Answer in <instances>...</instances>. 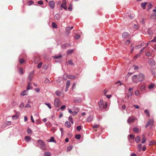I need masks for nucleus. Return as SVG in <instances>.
<instances>
[{"mask_svg":"<svg viewBox=\"0 0 156 156\" xmlns=\"http://www.w3.org/2000/svg\"><path fill=\"white\" fill-rule=\"evenodd\" d=\"M31 107V105L29 104H27L25 106V108H28V107L30 108Z\"/></svg>","mask_w":156,"mask_h":156,"instance_id":"obj_64","label":"nucleus"},{"mask_svg":"<svg viewBox=\"0 0 156 156\" xmlns=\"http://www.w3.org/2000/svg\"><path fill=\"white\" fill-rule=\"evenodd\" d=\"M133 94V93L131 91H129V93H128L127 96L128 98H129V97H131L132 96Z\"/></svg>","mask_w":156,"mask_h":156,"instance_id":"obj_48","label":"nucleus"},{"mask_svg":"<svg viewBox=\"0 0 156 156\" xmlns=\"http://www.w3.org/2000/svg\"><path fill=\"white\" fill-rule=\"evenodd\" d=\"M34 3V2L32 1H30L27 2V4L29 5H30Z\"/></svg>","mask_w":156,"mask_h":156,"instance_id":"obj_47","label":"nucleus"},{"mask_svg":"<svg viewBox=\"0 0 156 156\" xmlns=\"http://www.w3.org/2000/svg\"><path fill=\"white\" fill-rule=\"evenodd\" d=\"M149 63L151 66H154L155 64L154 61L151 59H149Z\"/></svg>","mask_w":156,"mask_h":156,"instance_id":"obj_12","label":"nucleus"},{"mask_svg":"<svg viewBox=\"0 0 156 156\" xmlns=\"http://www.w3.org/2000/svg\"><path fill=\"white\" fill-rule=\"evenodd\" d=\"M28 93V90H24L23 91V92H22L21 94H20L22 96H24V95H27Z\"/></svg>","mask_w":156,"mask_h":156,"instance_id":"obj_14","label":"nucleus"},{"mask_svg":"<svg viewBox=\"0 0 156 156\" xmlns=\"http://www.w3.org/2000/svg\"><path fill=\"white\" fill-rule=\"evenodd\" d=\"M45 104L46 105H47L48 107L49 108L51 109V105L49 103H45Z\"/></svg>","mask_w":156,"mask_h":156,"instance_id":"obj_53","label":"nucleus"},{"mask_svg":"<svg viewBox=\"0 0 156 156\" xmlns=\"http://www.w3.org/2000/svg\"><path fill=\"white\" fill-rule=\"evenodd\" d=\"M19 73L21 75H22L23 73V71L22 68H20L19 69Z\"/></svg>","mask_w":156,"mask_h":156,"instance_id":"obj_36","label":"nucleus"},{"mask_svg":"<svg viewBox=\"0 0 156 156\" xmlns=\"http://www.w3.org/2000/svg\"><path fill=\"white\" fill-rule=\"evenodd\" d=\"M73 148V147L72 146H69L68 147L67 149V151H71Z\"/></svg>","mask_w":156,"mask_h":156,"instance_id":"obj_35","label":"nucleus"},{"mask_svg":"<svg viewBox=\"0 0 156 156\" xmlns=\"http://www.w3.org/2000/svg\"><path fill=\"white\" fill-rule=\"evenodd\" d=\"M144 113L146 114L148 117H149L150 116V113L149 112L148 110V109H146L144 111Z\"/></svg>","mask_w":156,"mask_h":156,"instance_id":"obj_41","label":"nucleus"},{"mask_svg":"<svg viewBox=\"0 0 156 156\" xmlns=\"http://www.w3.org/2000/svg\"><path fill=\"white\" fill-rule=\"evenodd\" d=\"M42 62H41L39 63L38 64V65H37V68H38V69H40V68H41V66H42Z\"/></svg>","mask_w":156,"mask_h":156,"instance_id":"obj_50","label":"nucleus"},{"mask_svg":"<svg viewBox=\"0 0 156 156\" xmlns=\"http://www.w3.org/2000/svg\"><path fill=\"white\" fill-rule=\"evenodd\" d=\"M145 55L146 56L149 57L151 56L152 55V54L148 52H146L145 53Z\"/></svg>","mask_w":156,"mask_h":156,"instance_id":"obj_49","label":"nucleus"},{"mask_svg":"<svg viewBox=\"0 0 156 156\" xmlns=\"http://www.w3.org/2000/svg\"><path fill=\"white\" fill-rule=\"evenodd\" d=\"M19 62L20 63L22 64L25 61L23 59H20Z\"/></svg>","mask_w":156,"mask_h":156,"instance_id":"obj_57","label":"nucleus"},{"mask_svg":"<svg viewBox=\"0 0 156 156\" xmlns=\"http://www.w3.org/2000/svg\"><path fill=\"white\" fill-rule=\"evenodd\" d=\"M146 138L145 136L143 135L142 138L141 143L142 144H144L146 142Z\"/></svg>","mask_w":156,"mask_h":156,"instance_id":"obj_25","label":"nucleus"},{"mask_svg":"<svg viewBox=\"0 0 156 156\" xmlns=\"http://www.w3.org/2000/svg\"><path fill=\"white\" fill-rule=\"evenodd\" d=\"M154 42L155 43H156V37H154V39L153 40H152L151 41L149 42V43H151L152 42Z\"/></svg>","mask_w":156,"mask_h":156,"instance_id":"obj_54","label":"nucleus"},{"mask_svg":"<svg viewBox=\"0 0 156 156\" xmlns=\"http://www.w3.org/2000/svg\"><path fill=\"white\" fill-rule=\"evenodd\" d=\"M72 4H70L69 5V7H68V9H69V11H72Z\"/></svg>","mask_w":156,"mask_h":156,"instance_id":"obj_51","label":"nucleus"},{"mask_svg":"<svg viewBox=\"0 0 156 156\" xmlns=\"http://www.w3.org/2000/svg\"><path fill=\"white\" fill-rule=\"evenodd\" d=\"M67 77L68 79H74L76 78L75 76L72 75H68L67 76Z\"/></svg>","mask_w":156,"mask_h":156,"instance_id":"obj_18","label":"nucleus"},{"mask_svg":"<svg viewBox=\"0 0 156 156\" xmlns=\"http://www.w3.org/2000/svg\"><path fill=\"white\" fill-rule=\"evenodd\" d=\"M66 108V106L65 105H63L61 107V109L62 110H63Z\"/></svg>","mask_w":156,"mask_h":156,"instance_id":"obj_58","label":"nucleus"},{"mask_svg":"<svg viewBox=\"0 0 156 156\" xmlns=\"http://www.w3.org/2000/svg\"><path fill=\"white\" fill-rule=\"evenodd\" d=\"M32 89V87L31 86V83L30 82H29L28 84L27 87V90H30Z\"/></svg>","mask_w":156,"mask_h":156,"instance_id":"obj_17","label":"nucleus"},{"mask_svg":"<svg viewBox=\"0 0 156 156\" xmlns=\"http://www.w3.org/2000/svg\"><path fill=\"white\" fill-rule=\"evenodd\" d=\"M156 143V142L154 140L150 141L149 142V145H151L153 144H154Z\"/></svg>","mask_w":156,"mask_h":156,"instance_id":"obj_44","label":"nucleus"},{"mask_svg":"<svg viewBox=\"0 0 156 156\" xmlns=\"http://www.w3.org/2000/svg\"><path fill=\"white\" fill-rule=\"evenodd\" d=\"M75 38L76 39H79L80 37V36L79 35V34H76V35L75 36Z\"/></svg>","mask_w":156,"mask_h":156,"instance_id":"obj_59","label":"nucleus"},{"mask_svg":"<svg viewBox=\"0 0 156 156\" xmlns=\"http://www.w3.org/2000/svg\"><path fill=\"white\" fill-rule=\"evenodd\" d=\"M147 2H144L143 3H142L141 4V7L142 8H143V9H145L146 6V5L147 4Z\"/></svg>","mask_w":156,"mask_h":156,"instance_id":"obj_21","label":"nucleus"},{"mask_svg":"<svg viewBox=\"0 0 156 156\" xmlns=\"http://www.w3.org/2000/svg\"><path fill=\"white\" fill-rule=\"evenodd\" d=\"M37 3L40 5H42L43 4V2L42 1H38Z\"/></svg>","mask_w":156,"mask_h":156,"instance_id":"obj_62","label":"nucleus"},{"mask_svg":"<svg viewBox=\"0 0 156 156\" xmlns=\"http://www.w3.org/2000/svg\"><path fill=\"white\" fill-rule=\"evenodd\" d=\"M152 5L151 3H149L147 6L148 10H149L151 8Z\"/></svg>","mask_w":156,"mask_h":156,"instance_id":"obj_45","label":"nucleus"},{"mask_svg":"<svg viewBox=\"0 0 156 156\" xmlns=\"http://www.w3.org/2000/svg\"><path fill=\"white\" fill-rule=\"evenodd\" d=\"M31 139V137L29 136H26L25 137V140L27 142L29 141Z\"/></svg>","mask_w":156,"mask_h":156,"instance_id":"obj_32","label":"nucleus"},{"mask_svg":"<svg viewBox=\"0 0 156 156\" xmlns=\"http://www.w3.org/2000/svg\"><path fill=\"white\" fill-rule=\"evenodd\" d=\"M69 45L67 43H64L62 46V48L63 49H65L68 47Z\"/></svg>","mask_w":156,"mask_h":156,"instance_id":"obj_23","label":"nucleus"},{"mask_svg":"<svg viewBox=\"0 0 156 156\" xmlns=\"http://www.w3.org/2000/svg\"><path fill=\"white\" fill-rule=\"evenodd\" d=\"M24 104L23 103H22L20 104V108H23L24 106Z\"/></svg>","mask_w":156,"mask_h":156,"instance_id":"obj_63","label":"nucleus"},{"mask_svg":"<svg viewBox=\"0 0 156 156\" xmlns=\"http://www.w3.org/2000/svg\"><path fill=\"white\" fill-rule=\"evenodd\" d=\"M135 136L133 134H130L128 136V139L129 140L130 139H134V138Z\"/></svg>","mask_w":156,"mask_h":156,"instance_id":"obj_22","label":"nucleus"},{"mask_svg":"<svg viewBox=\"0 0 156 156\" xmlns=\"http://www.w3.org/2000/svg\"><path fill=\"white\" fill-rule=\"evenodd\" d=\"M27 132L28 134H31L32 133V131L31 129L28 128L27 130Z\"/></svg>","mask_w":156,"mask_h":156,"instance_id":"obj_43","label":"nucleus"},{"mask_svg":"<svg viewBox=\"0 0 156 156\" xmlns=\"http://www.w3.org/2000/svg\"><path fill=\"white\" fill-rule=\"evenodd\" d=\"M80 137H81L80 135V134L76 135L75 136V138L77 139H80Z\"/></svg>","mask_w":156,"mask_h":156,"instance_id":"obj_55","label":"nucleus"},{"mask_svg":"<svg viewBox=\"0 0 156 156\" xmlns=\"http://www.w3.org/2000/svg\"><path fill=\"white\" fill-rule=\"evenodd\" d=\"M142 146V145L141 144H139L138 145L137 147L139 151H140L141 150Z\"/></svg>","mask_w":156,"mask_h":156,"instance_id":"obj_52","label":"nucleus"},{"mask_svg":"<svg viewBox=\"0 0 156 156\" xmlns=\"http://www.w3.org/2000/svg\"><path fill=\"white\" fill-rule=\"evenodd\" d=\"M146 89V87L144 85L141 86L140 87V90L141 91H144Z\"/></svg>","mask_w":156,"mask_h":156,"instance_id":"obj_20","label":"nucleus"},{"mask_svg":"<svg viewBox=\"0 0 156 156\" xmlns=\"http://www.w3.org/2000/svg\"><path fill=\"white\" fill-rule=\"evenodd\" d=\"M81 129V127L80 126H78L76 127V129L78 131H80Z\"/></svg>","mask_w":156,"mask_h":156,"instance_id":"obj_56","label":"nucleus"},{"mask_svg":"<svg viewBox=\"0 0 156 156\" xmlns=\"http://www.w3.org/2000/svg\"><path fill=\"white\" fill-rule=\"evenodd\" d=\"M60 18V15L58 14H57L55 16L54 18L55 20H58Z\"/></svg>","mask_w":156,"mask_h":156,"instance_id":"obj_19","label":"nucleus"},{"mask_svg":"<svg viewBox=\"0 0 156 156\" xmlns=\"http://www.w3.org/2000/svg\"><path fill=\"white\" fill-rule=\"evenodd\" d=\"M136 119V117H135L130 116L128 118L127 120V122L129 123H131L134 122Z\"/></svg>","mask_w":156,"mask_h":156,"instance_id":"obj_4","label":"nucleus"},{"mask_svg":"<svg viewBox=\"0 0 156 156\" xmlns=\"http://www.w3.org/2000/svg\"><path fill=\"white\" fill-rule=\"evenodd\" d=\"M47 141L49 142H56L55 140H54V137H51L50 139L48 140Z\"/></svg>","mask_w":156,"mask_h":156,"instance_id":"obj_26","label":"nucleus"},{"mask_svg":"<svg viewBox=\"0 0 156 156\" xmlns=\"http://www.w3.org/2000/svg\"><path fill=\"white\" fill-rule=\"evenodd\" d=\"M55 4V2L53 1H50L49 2V6L51 9L54 8Z\"/></svg>","mask_w":156,"mask_h":156,"instance_id":"obj_9","label":"nucleus"},{"mask_svg":"<svg viewBox=\"0 0 156 156\" xmlns=\"http://www.w3.org/2000/svg\"><path fill=\"white\" fill-rule=\"evenodd\" d=\"M153 124V119H150L149 120L147 124L145 126L146 127H147V126H152Z\"/></svg>","mask_w":156,"mask_h":156,"instance_id":"obj_6","label":"nucleus"},{"mask_svg":"<svg viewBox=\"0 0 156 156\" xmlns=\"http://www.w3.org/2000/svg\"><path fill=\"white\" fill-rule=\"evenodd\" d=\"M73 51V49L68 50H67V53L68 54H70L72 53Z\"/></svg>","mask_w":156,"mask_h":156,"instance_id":"obj_46","label":"nucleus"},{"mask_svg":"<svg viewBox=\"0 0 156 156\" xmlns=\"http://www.w3.org/2000/svg\"><path fill=\"white\" fill-rule=\"evenodd\" d=\"M145 78L144 75L143 73H140L138 76V80L139 82H141L143 81Z\"/></svg>","mask_w":156,"mask_h":156,"instance_id":"obj_3","label":"nucleus"},{"mask_svg":"<svg viewBox=\"0 0 156 156\" xmlns=\"http://www.w3.org/2000/svg\"><path fill=\"white\" fill-rule=\"evenodd\" d=\"M70 84V81L69 80L67 81L66 83V87H67V88H69V86Z\"/></svg>","mask_w":156,"mask_h":156,"instance_id":"obj_42","label":"nucleus"},{"mask_svg":"<svg viewBox=\"0 0 156 156\" xmlns=\"http://www.w3.org/2000/svg\"><path fill=\"white\" fill-rule=\"evenodd\" d=\"M126 18L128 17L130 19H132L134 17L133 14L131 13H126Z\"/></svg>","mask_w":156,"mask_h":156,"instance_id":"obj_10","label":"nucleus"},{"mask_svg":"<svg viewBox=\"0 0 156 156\" xmlns=\"http://www.w3.org/2000/svg\"><path fill=\"white\" fill-rule=\"evenodd\" d=\"M9 121L6 122L4 125L2 126V127L3 128H5L6 126L8 125H9Z\"/></svg>","mask_w":156,"mask_h":156,"instance_id":"obj_29","label":"nucleus"},{"mask_svg":"<svg viewBox=\"0 0 156 156\" xmlns=\"http://www.w3.org/2000/svg\"><path fill=\"white\" fill-rule=\"evenodd\" d=\"M155 86V85L154 84H150L148 87V88L149 89H152Z\"/></svg>","mask_w":156,"mask_h":156,"instance_id":"obj_28","label":"nucleus"},{"mask_svg":"<svg viewBox=\"0 0 156 156\" xmlns=\"http://www.w3.org/2000/svg\"><path fill=\"white\" fill-rule=\"evenodd\" d=\"M52 27L54 28H57V24L54 22H52Z\"/></svg>","mask_w":156,"mask_h":156,"instance_id":"obj_39","label":"nucleus"},{"mask_svg":"<svg viewBox=\"0 0 156 156\" xmlns=\"http://www.w3.org/2000/svg\"><path fill=\"white\" fill-rule=\"evenodd\" d=\"M62 57V55H60L58 56H55L54 58H61Z\"/></svg>","mask_w":156,"mask_h":156,"instance_id":"obj_61","label":"nucleus"},{"mask_svg":"<svg viewBox=\"0 0 156 156\" xmlns=\"http://www.w3.org/2000/svg\"><path fill=\"white\" fill-rule=\"evenodd\" d=\"M135 94L136 96H138L140 93V91L138 90H136L135 91Z\"/></svg>","mask_w":156,"mask_h":156,"instance_id":"obj_38","label":"nucleus"},{"mask_svg":"<svg viewBox=\"0 0 156 156\" xmlns=\"http://www.w3.org/2000/svg\"><path fill=\"white\" fill-rule=\"evenodd\" d=\"M144 45V44H140L137 46H136L135 47L136 49H138L140 48H141L142 46H143Z\"/></svg>","mask_w":156,"mask_h":156,"instance_id":"obj_37","label":"nucleus"},{"mask_svg":"<svg viewBox=\"0 0 156 156\" xmlns=\"http://www.w3.org/2000/svg\"><path fill=\"white\" fill-rule=\"evenodd\" d=\"M73 26L70 27H67L66 29V33L68 34H69L70 33L71 30L73 29Z\"/></svg>","mask_w":156,"mask_h":156,"instance_id":"obj_11","label":"nucleus"},{"mask_svg":"<svg viewBox=\"0 0 156 156\" xmlns=\"http://www.w3.org/2000/svg\"><path fill=\"white\" fill-rule=\"evenodd\" d=\"M152 19H156V14L155 13H153L151 15V17Z\"/></svg>","mask_w":156,"mask_h":156,"instance_id":"obj_40","label":"nucleus"},{"mask_svg":"<svg viewBox=\"0 0 156 156\" xmlns=\"http://www.w3.org/2000/svg\"><path fill=\"white\" fill-rule=\"evenodd\" d=\"M140 140V138L139 136H137L135 139V141L136 143H139Z\"/></svg>","mask_w":156,"mask_h":156,"instance_id":"obj_30","label":"nucleus"},{"mask_svg":"<svg viewBox=\"0 0 156 156\" xmlns=\"http://www.w3.org/2000/svg\"><path fill=\"white\" fill-rule=\"evenodd\" d=\"M133 131L135 133H137L139 132V129L137 127H134L133 129Z\"/></svg>","mask_w":156,"mask_h":156,"instance_id":"obj_33","label":"nucleus"},{"mask_svg":"<svg viewBox=\"0 0 156 156\" xmlns=\"http://www.w3.org/2000/svg\"><path fill=\"white\" fill-rule=\"evenodd\" d=\"M140 53H139V54H138L136 55L134 58V59H136L138 57H139L140 56Z\"/></svg>","mask_w":156,"mask_h":156,"instance_id":"obj_60","label":"nucleus"},{"mask_svg":"<svg viewBox=\"0 0 156 156\" xmlns=\"http://www.w3.org/2000/svg\"><path fill=\"white\" fill-rule=\"evenodd\" d=\"M20 115V112H16V114L15 115H13L12 116V119H17L19 116Z\"/></svg>","mask_w":156,"mask_h":156,"instance_id":"obj_8","label":"nucleus"},{"mask_svg":"<svg viewBox=\"0 0 156 156\" xmlns=\"http://www.w3.org/2000/svg\"><path fill=\"white\" fill-rule=\"evenodd\" d=\"M93 120V117L91 116H89L87 119V121L88 122H90Z\"/></svg>","mask_w":156,"mask_h":156,"instance_id":"obj_24","label":"nucleus"},{"mask_svg":"<svg viewBox=\"0 0 156 156\" xmlns=\"http://www.w3.org/2000/svg\"><path fill=\"white\" fill-rule=\"evenodd\" d=\"M129 35V34L128 32H124L122 34V37L123 38H126Z\"/></svg>","mask_w":156,"mask_h":156,"instance_id":"obj_13","label":"nucleus"},{"mask_svg":"<svg viewBox=\"0 0 156 156\" xmlns=\"http://www.w3.org/2000/svg\"><path fill=\"white\" fill-rule=\"evenodd\" d=\"M65 125L67 127H70L71 126V124L69 122L67 121L65 123Z\"/></svg>","mask_w":156,"mask_h":156,"instance_id":"obj_27","label":"nucleus"},{"mask_svg":"<svg viewBox=\"0 0 156 156\" xmlns=\"http://www.w3.org/2000/svg\"><path fill=\"white\" fill-rule=\"evenodd\" d=\"M137 78V76L136 75H133L132 77V79L133 82L134 83H136V81L135 80Z\"/></svg>","mask_w":156,"mask_h":156,"instance_id":"obj_16","label":"nucleus"},{"mask_svg":"<svg viewBox=\"0 0 156 156\" xmlns=\"http://www.w3.org/2000/svg\"><path fill=\"white\" fill-rule=\"evenodd\" d=\"M98 105L99 108L101 109H106L107 107L108 104L107 102H105V103H103V100L101 99L100 101L98 102Z\"/></svg>","mask_w":156,"mask_h":156,"instance_id":"obj_1","label":"nucleus"},{"mask_svg":"<svg viewBox=\"0 0 156 156\" xmlns=\"http://www.w3.org/2000/svg\"><path fill=\"white\" fill-rule=\"evenodd\" d=\"M62 93V92L59 91H58V90H57L55 92V94L58 96H59Z\"/></svg>","mask_w":156,"mask_h":156,"instance_id":"obj_34","label":"nucleus"},{"mask_svg":"<svg viewBox=\"0 0 156 156\" xmlns=\"http://www.w3.org/2000/svg\"><path fill=\"white\" fill-rule=\"evenodd\" d=\"M37 142L38 143V146L42 150L45 149V144L43 141L42 140H37Z\"/></svg>","mask_w":156,"mask_h":156,"instance_id":"obj_2","label":"nucleus"},{"mask_svg":"<svg viewBox=\"0 0 156 156\" xmlns=\"http://www.w3.org/2000/svg\"><path fill=\"white\" fill-rule=\"evenodd\" d=\"M44 156H51V153L48 152H46L44 153Z\"/></svg>","mask_w":156,"mask_h":156,"instance_id":"obj_31","label":"nucleus"},{"mask_svg":"<svg viewBox=\"0 0 156 156\" xmlns=\"http://www.w3.org/2000/svg\"><path fill=\"white\" fill-rule=\"evenodd\" d=\"M59 100L58 98H56L54 101V105L55 107H58L59 105Z\"/></svg>","mask_w":156,"mask_h":156,"instance_id":"obj_7","label":"nucleus"},{"mask_svg":"<svg viewBox=\"0 0 156 156\" xmlns=\"http://www.w3.org/2000/svg\"><path fill=\"white\" fill-rule=\"evenodd\" d=\"M34 73L33 72L31 73L29 76L28 79L30 81L32 79L33 77Z\"/></svg>","mask_w":156,"mask_h":156,"instance_id":"obj_15","label":"nucleus"},{"mask_svg":"<svg viewBox=\"0 0 156 156\" xmlns=\"http://www.w3.org/2000/svg\"><path fill=\"white\" fill-rule=\"evenodd\" d=\"M62 3L61 5V7L63 8L65 10H66L67 7L66 6V0H62Z\"/></svg>","mask_w":156,"mask_h":156,"instance_id":"obj_5","label":"nucleus"}]
</instances>
